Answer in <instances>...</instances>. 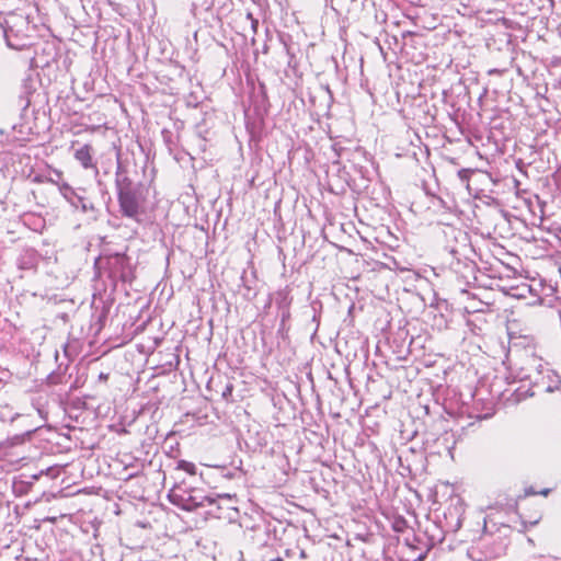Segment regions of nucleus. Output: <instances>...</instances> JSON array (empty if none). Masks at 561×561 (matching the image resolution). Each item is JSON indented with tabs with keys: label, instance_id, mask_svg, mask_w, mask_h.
I'll list each match as a JSON object with an SVG mask.
<instances>
[{
	"label": "nucleus",
	"instance_id": "1",
	"mask_svg": "<svg viewBox=\"0 0 561 561\" xmlns=\"http://www.w3.org/2000/svg\"><path fill=\"white\" fill-rule=\"evenodd\" d=\"M115 192L119 213L123 217L141 222L146 214L148 187L130 178L129 165L122 159L121 150L116 152Z\"/></svg>",
	"mask_w": 561,
	"mask_h": 561
},
{
	"label": "nucleus",
	"instance_id": "2",
	"mask_svg": "<svg viewBox=\"0 0 561 561\" xmlns=\"http://www.w3.org/2000/svg\"><path fill=\"white\" fill-rule=\"evenodd\" d=\"M7 45L15 50L30 47L35 38V24L24 11L9 12L1 23Z\"/></svg>",
	"mask_w": 561,
	"mask_h": 561
},
{
	"label": "nucleus",
	"instance_id": "3",
	"mask_svg": "<svg viewBox=\"0 0 561 561\" xmlns=\"http://www.w3.org/2000/svg\"><path fill=\"white\" fill-rule=\"evenodd\" d=\"M508 529V526H502L496 528V531H491L484 523L481 536L467 551L468 557L472 561H489L503 556L508 546V538L502 530Z\"/></svg>",
	"mask_w": 561,
	"mask_h": 561
},
{
	"label": "nucleus",
	"instance_id": "4",
	"mask_svg": "<svg viewBox=\"0 0 561 561\" xmlns=\"http://www.w3.org/2000/svg\"><path fill=\"white\" fill-rule=\"evenodd\" d=\"M98 264H101L113 288H116L119 283L123 285L131 284L135 278V267L131 259L125 253L104 254L96 260L95 265Z\"/></svg>",
	"mask_w": 561,
	"mask_h": 561
},
{
	"label": "nucleus",
	"instance_id": "5",
	"mask_svg": "<svg viewBox=\"0 0 561 561\" xmlns=\"http://www.w3.org/2000/svg\"><path fill=\"white\" fill-rule=\"evenodd\" d=\"M168 499L179 508L193 512L204 507L207 494L203 489L194 488L186 481H181L170 489Z\"/></svg>",
	"mask_w": 561,
	"mask_h": 561
},
{
	"label": "nucleus",
	"instance_id": "6",
	"mask_svg": "<svg viewBox=\"0 0 561 561\" xmlns=\"http://www.w3.org/2000/svg\"><path fill=\"white\" fill-rule=\"evenodd\" d=\"M203 508L213 518L231 520L238 513L237 499L228 493L207 494Z\"/></svg>",
	"mask_w": 561,
	"mask_h": 561
},
{
	"label": "nucleus",
	"instance_id": "7",
	"mask_svg": "<svg viewBox=\"0 0 561 561\" xmlns=\"http://www.w3.org/2000/svg\"><path fill=\"white\" fill-rule=\"evenodd\" d=\"M442 231L444 234V251L446 252V257L463 255L466 252L473 249L470 237L463 229L445 225Z\"/></svg>",
	"mask_w": 561,
	"mask_h": 561
},
{
	"label": "nucleus",
	"instance_id": "8",
	"mask_svg": "<svg viewBox=\"0 0 561 561\" xmlns=\"http://www.w3.org/2000/svg\"><path fill=\"white\" fill-rule=\"evenodd\" d=\"M474 254V249H471L463 255L445 257L449 270L467 285L477 280L478 266L473 261Z\"/></svg>",
	"mask_w": 561,
	"mask_h": 561
},
{
	"label": "nucleus",
	"instance_id": "9",
	"mask_svg": "<svg viewBox=\"0 0 561 561\" xmlns=\"http://www.w3.org/2000/svg\"><path fill=\"white\" fill-rule=\"evenodd\" d=\"M75 159L80 163L83 169H93L95 171L96 185L100 192L104 194H108L106 183L100 178L99 169L96 168L93 161V148L91 145L85 144L80 148L76 149Z\"/></svg>",
	"mask_w": 561,
	"mask_h": 561
},
{
	"label": "nucleus",
	"instance_id": "10",
	"mask_svg": "<svg viewBox=\"0 0 561 561\" xmlns=\"http://www.w3.org/2000/svg\"><path fill=\"white\" fill-rule=\"evenodd\" d=\"M58 188L64 198L76 209H80L83 213L96 210L94 204L88 197L80 194L78 190L73 188L68 183H60Z\"/></svg>",
	"mask_w": 561,
	"mask_h": 561
},
{
	"label": "nucleus",
	"instance_id": "11",
	"mask_svg": "<svg viewBox=\"0 0 561 561\" xmlns=\"http://www.w3.org/2000/svg\"><path fill=\"white\" fill-rule=\"evenodd\" d=\"M465 508L460 501L451 504L444 513L446 531L456 533L462 525Z\"/></svg>",
	"mask_w": 561,
	"mask_h": 561
},
{
	"label": "nucleus",
	"instance_id": "12",
	"mask_svg": "<svg viewBox=\"0 0 561 561\" xmlns=\"http://www.w3.org/2000/svg\"><path fill=\"white\" fill-rule=\"evenodd\" d=\"M41 260V254L33 248L23 249L20 253L16 264L22 271H36Z\"/></svg>",
	"mask_w": 561,
	"mask_h": 561
},
{
	"label": "nucleus",
	"instance_id": "13",
	"mask_svg": "<svg viewBox=\"0 0 561 561\" xmlns=\"http://www.w3.org/2000/svg\"><path fill=\"white\" fill-rule=\"evenodd\" d=\"M427 556V549L405 542L399 551L400 561H424Z\"/></svg>",
	"mask_w": 561,
	"mask_h": 561
},
{
	"label": "nucleus",
	"instance_id": "14",
	"mask_svg": "<svg viewBox=\"0 0 561 561\" xmlns=\"http://www.w3.org/2000/svg\"><path fill=\"white\" fill-rule=\"evenodd\" d=\"M279 42L283 44L284 50L288 57V61H287L288 67L291 68L296 72L297 58H296L295 51L293 50L291 37L289 35H280Z\"/></svg>",
	"mask_w": 561,
	"mask_h": 561
},
{
	"label": "nucleus",
	"instance_id": "15",
	"mask_svg": "<svg viewBox=\"0 0 561 561\" xmlns=\"http://www.w3.org/2000/svg\"><path fill=\"white\" fill-rule=\"evenodd\" d=\"M275 304L277 309L290 308L293 302V297L290 296V289L286 286L282 289H278L274 295Z\"/></svg>",
	"mask_w": 561,
	"mask_h": 561
},
{
	"label": "nucleus",
	"instance_id": "16",
	"mask_svg": "<svg viewBox=\"0 0 561 561\" xmlns=\"http://www.w3.org/2000/svg\"><path fill=\"white\" fill-rule=\"evenodd\" d=\"M280 323L278 328V333L284 334L288 331L287 322L290 319V308L278 309Z\"/></svg>",
	"mask_w": 561,
	"mask_h": 561
},
{
	"label": "nucleus",
	"instance_id": "17",
	"mask_svg": "<svg viewBox=\"0 0 561 561\" xmlns=\"http://www.w3.org/2000/svg\"><path fill=\"white\" fill-rule=\"evenodd\" d=\"M178 469L183 470L187 472L191 476H195L197 468L193 462L186 461V460H180L178 462Z\"/></svg>",
	"mask_w": 561,
	"mask_h": 561
},
{
	"label": "nucleus",
	"instance_id": "18",
	"mask_svg": "<svg viewBox=\"0 0 561 561\" xmlns=\"http://www.w3.org/2000/svg\"><path fill=\"white\" fill-rule=\"evenodd\" d=\"M13 420H14V415L12 413V409L8 404L1 405L0 407V422L13 421Z\"/></svg>",
	"mask_w": 561,
	"mask_h": 561
},
{
	"label": "nucleus",
	"instance_id": "19",
	"mask_svg": "<svg viewBox=\"0 0 561 561\" xmlns=\"http://www.w3.org/2000/svg\"><path fill=\"white\" fill-rule=\"evenodd\" d=\"M162 138H163V141L165 142V145L168 146L169 150L172 151L173 147L175 146V141L173 139V134L168 129H163Z\"/></svg>",
	"mask_w": 561,
	"mask_h": 561
},
{
	"label": "nucleus",
	"instance_id": "20",
	"mask_svg": "<svg viewBox=\"0 0 561 561\" xmlns=\"http://www.w3.org/2000/svg\"><path fill=\"white\" fill-rule=\"evenodd\" d=\"M471 174V170L469 169H461L458 171V178L461 181L462 184H466L468 186L469 184V178Z\"/></svg>",
	"mask_w": 561,
	"mask_h": 561
},
{
	"label": "nucleus",
	"instance_id": "21",
	"mask_svg": "<svg viewBox=\"0 0 561 561\" xmlns=\"http://www.w3.org/2000/svg\"><path fill=\"white\" fill-rule=\"evenodd\" d=\"M232 391H233V385L231 382H227L222 392H221V397L225 399V400H229L230 397L232 396Z\"/></svg>",
	"mask_w": 561,
	"mask_h": 561
},
{
	"label": "nucleus",
	"instance_id": "22",
	"mask_svg": "<svg viewBox=\"0 0 561 561\" xmlns=\"http://www.w3.org/2000/svg\"><path fill=\"white\" fill-rule=\"evenodd\" d=\"M250 27H251L252 34L255 35L257 33V28H259V20L254 19V20L250 21Z\"/></svg>",
	"mask_w": 561,
	"mask_h": 561
},
{
	"label": "nucleus",
	"instance_id": "23",
	"mask_svg": "<svg viewBox=\"0 0 561 561\" xmlns=\"http://www.w3.org/2000/svg\"><path fill=\"white\" fill-rule=\"evenodd\" d=\"M505 71H506V69L492 68V69L488 70V75L489 76H493V75L502 76Z\"/></svg>",
	"mask_w": 561,
	"mask_h": 561
},
{
	"label": "nucleus",
	"instance_id": "24",
	"mask_svg": "<svg viewBox=\"0 0 561 561\" xmlns=\"http://www.w3.org/2000/svg\"><path fill=\"white\" fill-rule=\"evenodd\" d=\"M98 378H99L100 381L106 382L107 379H108V374L100 373Z\"/></svg>",
	"mask_w": 561,
	"mask_h": 561
},
{
	"label": "nucleus",
	"instance_id": "25",
	"mask_svg": "<svg viewBox=\"0 0 561 561\" xmlns=\"http://www.w3.org/2000/svg\"><path fill=\"white\" fill-rule=\"evenodd\" d=\"M64 353H65V355H66L68 358H70V356H71V355H70V353H69V345H68V344H65V345H64Z\"/></svg>",
	"mask_w": 561,
	"mask_h": 561
},
{
	"label": "nucleus",
	"instance_id": "26",
	"mask_svg": "<svg viewBox=\"0 0 561 561\" xmlns=\"http://www.w3.org/2000/svg\"><path fill=\"white\" fill-rule=\"evenodd\" d=\"M245 19L250 22V21L254 20L255 18L253 16V14L251 12H248L245 15Z\"/></svg>",
	"mask_w": 561,
	"mask_h": 561
},
{
	"label": "nucleus",
	"instance_id": "27",
	"mask_svg": "<svg viewBox=\"0 0 561 561\" xmlns=\"http://www.w3.org/2000/svg\"><path fill=\"white\" fill-rule=\"evenodd\" d=\"M5 383L4 381L0 378V391L4 388Z\"/></svg>",
	"mask_w": 561,
	"mask_h": 561
},
{
	"label": "nucleus",
	"instance_id": "28",
	"mask_svg": "<svg viewBox=\"0 0 561 561\" xmlns=\"http://www.w3.org/2000/svg\"><path fill=\"white\" fill-rule=\"evenodd\" d=\"M271 561H284L280 557H277L275 559H272Z\"/></svg>",
	"mask_w": 561,
	"mask_h": 561
},
{
	"label": "nucleus",
	"instance_id": "29",
	"mask_svg": "<svg viewBox=\"0 0 561 561\" xmlns=\"http://www.w3.org/2000/svg\"><path fill=\"white\" fill-rule=\"evenodd\" d=\"M33 432H34V430H32V431H27V432L25 433V435H27V436L30 437V436L32 435V433H33Z\"/></svg>",
	"mask_w": 561,
	"mask_h": 561
},
{
	"label": "nucleus",
	"instance_id": "30",
	"mask_svg": "<svg viewBox=\"0 0 561 561\" xmlns=\"http://www.w3.org/2000/svg\"><path fill=\"white\" fill-rule=\"evenodd\" d=\"M490 414H484L483 416H479V419H488Z\"/></svg>",
	"mask_w": 561,
	"mask_h": 561
}]
</instances>
